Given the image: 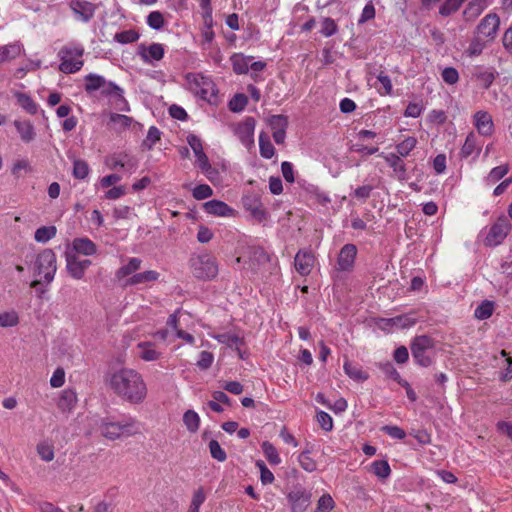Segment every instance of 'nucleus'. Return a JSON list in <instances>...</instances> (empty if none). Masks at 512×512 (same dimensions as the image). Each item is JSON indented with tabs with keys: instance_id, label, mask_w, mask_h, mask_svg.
<instances>
[{
	"instance_id": "obj_1",
	"label": "nucleus",
	"mask_w": 512,
	"mask_h": 512,
	"mask_svg": "<svg viewBox=\"0 0 512 512\" xmlns=\"http://www.w3.org/2000/svg\"><path fill=\"white\" fill-rule=\"evenodd\" d=\"M109 387L123 400L131 404L143 403L148 394L143 376L131 368H120L107 376Z\"/></svg>"
},
{
	"instance_id": "obj_2",
	"label": "nucleus",
	"mask_w": 512,
	"mask_h": 512,
	"mask_svg": "<svg viewBox=\"0 0 512 512\" xmlns=\"http://www.w3.org/2000/svg\"><path fill=\"white\" fill-rule=\"evenodd\" d=\"M83 54L84 47L80 43L70 42L64 45L58 52L59 70L65 74L78 72L84 65V61L81 59Z\"/></svg>"
},
{
	"instance_id": "obj_3",
	"label": "nucleus",
	"mask_w": 512,
	"mask_h": 512,
	"mask_svg": "<svg viewBox=\"0 0 512 512\" xmlns=\"http://www.w3.org/2000/svg\"><path fill=\"white\" fill-rule=\"evenodd\" d=\"M186 81L189 90L196 96L211 104L217 102L218 90L210 77L200 73H189L186 75Z\"/></svg>"
},
{
	"instance_id": "obj_4",
	"label": "nucleus",
	"mask_w": 512,
	"mask_h": 512,
	"mask_svg": "<svg viewBox=\"0 0 512 512\" xmlns=\"http://www.w3.org/2000/svg\"><path fill=\"white\" fill-rule=\"evenodd\" d=\"M190 268L194 277L200 280H211L218 274L216 258L207 252L193 255L190 258Z\"/></svg>"
},
{
	"instance_id": "obj_5",
	"label": "nucleus",
	"mask_w": 512,
	"mask_h": 512,
	"mask_svg": "<svg viewBox=\"0 0 512 512\" xmlns=\"http://www.w3.org/2000/svg\"><path fill=\"white\" fill-rule=\"evenodd\" d=\"M140 430L139 423L135 419H128L122 422H102L100 432L108 440H117L122 437L135 435Z\"/></svg>"
},
{
	"instance_id": "obj_6",
	"label": "nucleus",
	"mask_w": 512,
	"mask_h": 512,
	"mask_svg": "<svg viewBox=\"0 0 512 512\" xmlns=\"http://www.w3.org/2000/svg\"><path fill=\"white\" fill-rule=\"evenodd\" d=\"M33 271L35 276L43 278L46 284H50L57 271L56 255L51 249H44L41 251L33 264Z\"/></svg>"
},
{
	"instance_id": "obj_7",
	"label": "nucleus",
	"mask_w": 512,
	"mask_h": 512,
	"mask_svg": "<svg viewBox=\"0 0 512 512\" xmlns=\"http://www.w3.org/2000/svg\"><path fill=\"white\" fill-rule=\"evenodd\" d=\"M433 347L434 343L430 337L418 336L411 345L412 356L419 365L428 367L433 361Z\"/></svg>"
},
{
	"instance_id": "obj_8",
	"label": "nucleus",
	"mask_w": 512,
	"mask_h": 512,
	"mask_svg": "<svg viewBox=\"0 0 512 512\" xmlns=\"http://www.w3.org/2000/svg\"><path fill=\"white\" fill-rule=\"evenodd\" d=\"M512 225L505 216L499 217L497 221L490 227L485 239L486 246L495 247L500 245L509 234Z\"/></svg>"
},
{
	"instance_id": "obj_9",
	"label": "nucleus",
	"mask_w": 512,
	"mask_h": 512,
	"mask_svg": "<svg viewBox=\"0 0 512 512\" xmlns=\"http://www.w3.org/2000/svg\"><path fill=\"white\" fill-rule=\"evenodd\" d=\"M311 496V493L303 487H294L287 494L291 512H305L311 504Z\"/></svg>"
},
{
	"instance_id": "obj_10",
	"label": "nucleus",
	"mask_w": 512,
	"mask_h": 512,
	"mask_svg": "<svg viewBox=\"0 0 512 512\" xmlns=\"http://www.w3.org/2000/svg\"><path fill=\"white\" fill-rule=\"evenodd\" d=\"M102 96L109 98V100L119 110H127L128 103L124 98V91L117 84L112 81L106 80L103 87L99 90Z\"/></svg>"
},
{
	"instance_id": "obj_11",
	"label": "nucleus",
	"mask_w": 512,
	"mask_h": 512,
	"mask_svg": "<svg viewBox=\"0 0 512 512\" xmlns=\"http://www.w3.org/2000/svg\"><path fill=\"white\" fill-rule=\"evenodd\" d=\"M66 269L70 276L80 280L84 277L86 270L92 264L88 259H80L75 253L66 252Z\"/></svg>"
},
{
	"instance_id": "obj_12",
	"label": "nucleus",
	"mask_w": 512,
	"mask_h": 512,
	"mask_svg": "<svg viewBox=\"0 0 512 512\" xmlns=\"http://www.w3.org/2000/svg\"><path fill=\"white\" fill-rule=\"evenodd\" d=\"M75 18L81 22H89L95 15V4L86 0H72L69 3Z\"/></svg>"
},
{
	"instance_id": "obj_13",
	"label": "nucleus",
	"mask_w": 512,
	"mask_h": 512,
	"mask_svg": "<svg viewBox=\"0 0 512 512\" xmlns=\"http://www.w3.org/2000/svg\"><path fill=\"white\" fill-rule=\"evenodd\" d=\"M500 25L499 17L496 14L486 15L477 27L479 38L493 40Z\"/></svg>"
},
{
	"instance_id": "obj_14",
	"label": "nucleus",
	"mask_w": 512,
	"mask_h": 512,
	"mask_svg": "<svg viewBox=\"0 0 512 512\" xmlns=\"http://www.w3.org/2000/svg\"><path fill=\"white\" fill-rule=\"evenodd\" d=\"M315 257L311 251L300 250L294 259L296 271L302 275H309L314 267Z\"/></svg>"
},
{
	"instance_id": "obj_15",
	"label": "nucleus",
	"mask_w": 512,
	"mask_h": 512,
	"mask_svg": "<svg viewBox=\"0 0 512 512\" xmlns=\"http://www.w3.org/2000/svg\"><path fill=\"white\" fill-rule=\"evenodd\" d=\"M136 349L138 357L146 362L157 361L163 355V352L157 347L156 343L152 341L139 342Z\"/></svg>"
},
{
	"instance_id": "obj_16",
	"label": "nucleus",
	"mask_w": 512,
	"mask_h": 512,
	"mask_svg": "<svg viewBox=\"0 0 512 512\" xmlns=\"http://www.w3.org/2000/svg\"><path fill=\"white\" fill-rule=\"evenodd\" d=\"M376 136V133L372 130H360L356 134V141H351L350 149L356 152H362L368 155H372L378 151V147H368L363 142L372 139Z\"/></svg>"
},
{
	"instance_id": "obj_17",
	"label": "nucleus",
	"mask_w": 512,
	"mask_h": 512,
	"mask_svg": "<svg viewBox=\"0 0 512 512\" xmlns=\"http://www.w3.org/2000/svg\"><path fill=\"white\" fill-rule=\"evenodd\" d=\"M244 208L250 212L251 216L258 221L266 218V210L257 195H247L243 198Z\"/></svg>"
},
{
	"instance_id": "obj_18",
	"label": "nucleus",
	"mask_w": 512,
	"mask_h": 512,
	"mask_svg": "<svg viewBox=\"0 0 512 512\" xmlns=\"http://www.w3.org/2000/svg\"><path fill=\"white\" fill-rule=\"evenodd\" d=\"M357 248L353 244H346L340 250L337 266L338 270L350 271L353 268Z\"/></svg>"
},
{
	"instance_id": "obj_19",
	"label": "nucleus",
	"mask_w": 512,
	"mask_h": 512,
	"mask_svg": "<svg viewBox=\"0 0 512 512\" xmlns=\"http://www.w3.org/2000/svg\"><path fill=\"white\" fill-rule=\"evenodd\" d=\"M380 156L386 161L389 167L392 168L394 176L398 180H406L407 179V168L402 158L395 153L384 154L381 153Z\"/></svg>"
},
{
	"instance_id": "obj_20",
	"label": "nucleus",
	"mask_w": 512,
	"mask_h": 512,
	"mask_svg": "<svg viewBox=\"0 0 512 512\" xmlns=\"http://www.w3.org/2000/svg\"><path fill=\"white\" fill-rule=\"evenodd\" d=\"M203 207L208 214L215 216L230 217L235 213L233 208L219 200H210L204 203Z\"/></svg>"
},
{
	"instance_id": "obj_21",
	"label": "nucleus",
	"mask_w": 512,
	"mask_h": 512,
	"mask_svg": "<svg viewBox=\"0 0 512 512\" xmlns=\"http://www.w3.org/2000/svg\"><path fill=\"white\" fill-rule=\"evenodd\" d=\"M73 251L84 256H92L97 253V245L87 237L75 238L72 242Z\"/></svg>"
},
{
	"instance_id": "obj_22",
	"label": "nucleus",
	"mask_w": 512,
	"mask_h": 512,
	"mask_svg": "<svg viewBox=\"0 0 512 512\" xmlns=\"http://www.w3.org/2000/svg\"><path fill=\"white\" fill-rule=\"evenodd\" d=\"M139 54L146 63L159 61L164 56V47L160 43H153L147 48L141 46Z\"/></svg>"
},
{
	"instance_id": "obj_23",
	"label": "nucleus",
	"mask_w": 512,
	"mask_h": 512,
	"mask_svg": "<svg viewBox=\"0 0 512 512\" xmlns=\"http://www.w3.org/2000/svg\"><path fill=\"white\" fill-rule=\"evenodd\" d=\"M133 123V119L126 115L117 113H108L103 116L102 124L113 128H127Z\"/></svg>"
},
{
	"instance_id": "obj_24",
	"label": "nucleus",
	"mask_w": 512,
	"mask_h": 512,
	"mask_svg": "<svg viewBox=\"0 0 512 512\" xmlns=\"http://www.w3.org/2000/svg\"><path fill=\"white\" fill-rule=\"evenodd\" d=\"M159 273L154 270H148L140 273H136L132 275L130 278L126 279L123 283L124 286H133L138 284H144L149 282H154L158 280Z\"/></svg>"
},
{
	"instance_id": "obj_25",
	"label": "nucleus",
	"mask_w": 512,
	"mask_h": 512,
	"mask_svg": "<svg viewBox=\"0 0 512 512\" xmlns=\"http://www.w3.org/2000/svg\"><path fill=\"white\" fill-rule=\"evenodd\" d=\"M142 260L137 257H131L126 264H123L115 273L116 278L121 281L127 276L136 274L135 272L141 268Z\"/></svg>"
},
{
	"instance_id": "obj_26",
	"label": "nucleus",
	"mask_w": 512,
	"mask_h": 512,
	"mask_svg": "<svg viewBox=\"0 0 512 512\" xmlns=\"http://www.w3.org/2000/svg\"><path fill=\"white\" fill-rule=\"evenodd\" d=\"M106 165L110 169H118V168H127L130 172H134L136 169V162L132 159L128 158L127 155L124 156H110L105 160Z\"/></svg>"
},
{
	"instance_id": "obj_27",
	"label": "nucleus",
	"mask_w": 512,
	"mask_h": 512,
	"mask_svg": "<svg viewBox=\"0 0 512 512\" xmlns=\"http://www.w3.org/2000/svg\"><path fill=\"white\" fill-rule=\"evenodd\" d=\"M22 50L23 47L20 43H10L0 46V64L16 59L21 55Z\"/></svg>"
},
{
	"instance_id": "obj_28",
	"label": "nucleus",
	"mask_w": 512,
	"mask_h": 512,
	"mask_svg": "<svg viewBox=\"0 0 512 512\" xmlns=\"http://www.w3.org/2000/svg\"><path fill=\"white\" fill-rule=\"evenodd\" d=\"M343 368L348 377L356 382H364L369 378V374L360 365L348 360L345 361Z\"/></svg>"
},
{
	"instance_id": "obj_29",
	"label": "nucleus",
	"mask_w": 512,
	"mask_h": 512,
	"mask_svg": "<svg viewBox=\"0 0 512 512\" xmlns=\"http://www.w3.org/2000/svg\"><path fill=\"white\" fill-rule=\"evenodd\" d=\"M77 396L76 393L71 389H65L62 391L57 406L62 412H70L76 405Z\"/></svg>"
},
{
	"instance_id": "obj_30",
	"label": "nucleus",
	"mask_w": 512,
	"mask_h": 512,
	"mask_svg": "<svg viewBox=\"0 0 512 512\" xmlns=\"http://www.w3.org/2000/svg\"><path fill=\"white\" fill-rule=\"evenodd\" d=\"M252 60V56H245L241 53H235L230 57L233 71L236 74H246L249 71V63Z\"/></svg>"
},
{
	"instance_id": "obj_31",
	"label": "nucleus",
	"mask_w": 512,
	"mask_h": 512,
	"mask_svg": "<svg viewBox=\"0 0 512 512\" xmlns=\"http://www.w3.org/2000/svg\"><path fill=\"white\" fill-rule=\"evenodd\" d=\"M488 0H472L467 5L463 14L466 20H473L478 17L482 11L488 6Z\"/></svg>"
},
{
	"instance_id": "obj_32",
	"label": "nucleus",
	"mask_w": 512,
	"mask_h": 512,
	"mask_svg": "<svg viewBox=\"0 0 512 512\" xmlns=\"http://www.w3.org/2000/svg\"><path fill=\"white\" fill-rule=\"evenodd\" d=\"M84 80V89L88 94H91L95 91H99L103 87L104 82L106 81V79L103 76L95 73H89L85 76Z\"/></svg>"
},
{
	"instance_id": "obj_33",
	"label": "nucleus",
	"mask_w": 512,
	"mask_h": 512,
	"mask_svg": "<svg viewBox=\"0 0 512 512\" xmlns=\"http://www.w3.org/2000/svg\"><path fill=\"white\" fill-rule=\"evenodd\" d=\"M473 77L484 89H488L495 79V75L491 70L483 68H478L473 73Z\"/></svg>"
},
{
	"instance_id": "obj_34",
	"label": "nucleus",
	"mask_w": 512,
	"mask_h": 512,
	"mask_svg": "<svg viewBox=\"0 0 512 512\" xmlns=\"http://www.w3.org/2000/svg\"><path fill=\"white\" fill-rule=\"evenodd\" d=\"M259 147L260 154L262 157L266 159H270L274 156L275 150L273 145L270 142V137L264 131H262L259 135Z\"/></svg>"
},
{
	"instance_id": "obj_35",
	"label": "nucleus",
	"mask_w": 512,
	"mask_h": 512,
	"mask_svg": "<svg viewBox=\"0 0 512 512\" xmlns=\"http://www.w3.org/2000/svg\"><path fill=\"white\" fill-rule=\"evenodd\" d=\"M183 423L189 432L196 433L200 426V417L194 410H187L183 415Z\"/></svg>"
},
{
	"instance_id": "obj_36",
	"label": "nucleus",
	"mask_w": 512,
	"mask_h": 512,
	"mask_svg": "<svg viewBox=\"0 0 512 512\" xmlns=\"http://www.w3.org/2000/svg\"><path fill=\"white\" fill-rule=\"evenodd\" d=\"M56 233L55 226H42L35 231L34 239L39 243H46L55 237Z\"/></svg>"
},
{
	"instance_id": "obj_37",
	"label": "nucleus",
	"mask_w": 512,
	"mask_h": 512,
	"mask_svg": "<svg viewBox=\"0 0 512 512\" xmlns=\"http://www.w3.org/2000/svg\"><path fill=\"white\" fill-rule=\"evenodd\" d=\"M261 448L270 464L278 465L281 463V458L277 452V449L272 443L264 441L261 445Z\"/></svg>"
},
{
	"instance_id": "obj_38",
	"label": "nucleus",
	"mask_w": 512,
	"mask_h": 512,
	"mask_svg": "<svg viewBox=\"0 0 512 512\" xmlns=\"http://www.w3.org/2000/svg\"><path fill=\"white\" fill-rule=\"evenodd\" d=\"M298 462L301 468L309 473L317 470V463L310 457L309 449H306L299 454Z\"/></svg>"
},
{
	"instance_id": "obj_39",
	"label": "nucleus",
	"mask_w": 512,
	"mask_h": 512,
	"mask_svg": "<svg viewBox=\"0 0 512 512\" xmlns=\"http://www.w3.org/2000/svg\"><path fill=\"white\" fill-rule=\"evenodd\" d=\"M417 140L413 137H408L396 145V155L400 158L409 156L410 152L416 147Z\"/></svg>"
},
{
	"instance_id": "obj_40",
	"label": "nucleus",
	"mask_w": 512,
	"mask_h": 512,
	"mask_svg": "<svg viewBox=\"0 0 512 512\" xmlns=\"http://www.w3.org/2000/svg\"><path fill=\"white\" fill-rule=\"evenodd\" d=\"M19 323L18 313L14 310L4 311L0 313V327H14Z\"/></svg>"
},
{
	"instance_id": "obj_41",
	"label": "nucleus",
	"mask_w": 512,
	"mask_h": 512,
	"mask_svg": "<svg viewBox=\"0 0 512 512\" xmlns=\"http://www.w3.org/2000/svg\"><path fill=\"white\" fill-rule=\"evenodd\" d=\"M248 103V98L243 93L235 94L229 101L228 107L232 112H241Z\"/></svg>"
},
{
	"instance_id": "obj_42",
	"label": "nucleus",
	"mask_w": 512,
	"mask_h": 512,
	"mask_svg": "<svg viewBox=\"0 0 512 512\" xmlns=\"http://www.w3.org/2000/svg\"><path fill=\"white\" fill-rule=\"evenodd\" d=\"M371 471L381 479H386L391 473L388 462L384 460L374 461L371 465Z\"/></svg>"
},
{
	"instance_id": "obj_43",
	"label": "nucleus",
	"mask_w": 512,
	"mask_h": 512,
	"mask_svg": "<svg viewBox=\"0 0 512 512\" xmlns=\"http://www.w3.org/2000/svg\"><path fill=\"white\" fill-rule=\"evenodd\" d=\"M508 171L509 166L507 164L494 167L485 178V181L487 184H494L502 179Z\"/></svg>"
},
{
	"instance_id": "obj_44",
	"label": "nucleus",
	"mask_w": 512,
	"mask_h": 512,
	"mask_svg": "<svg viewBox=\"0 0 512 512\" xmlns=\"http://www.w3.org/2000/svg\"><path fill=\"white\" fill-rule=\"evenodd\" d=\"M387 323L396 328H408L416 323V319L410 315H401L388 319Z\"/></svg>"
},
{
	"instance_id": "obj_45",
	"label": "nucleus",
	"mask_w": 512,
	"mask_h": 512,
	"mask_svg": "<svg viewBox=\"0 0 512 512\" xmlns=\"http://www.w3.org/2000/svg\"><path fill=\"white\" fill-rule=\"evenodd\" d=\"M494 310V304L491 301H483L474 311V316L479 320L488 319Z\"/></svg>"
},
{
	"instance_id": "obj_46",
	"label": "nucleus",
	"mask_w": 512,
	"mask_h": 512,
	"mask_svg": "<svg viewBox=\"0 0 512 512\" xmlns=\"http://www.w3.org/2000/svg\"><path fill=\"white\" fill-rule=\"evenodd\" d=\"M473 125L475 126V128L493 126L492 116L487 111H477L473 115Z\"/></svg>"
},
{
	"instance_id": "obj_47",
	"label": "nucleus",
	"mask_w": 512,
	"mask_h": 512,
	"mask_svg": "<svg viewBox=\"0 0 512 512\" xmlns=\"http://www.w3.org/2000/svg\"><path fill=\"white\" fill-rule=\"evenodd\" d=\"M206 495L204 489L199 487L193 492L192 500L188 512H200V506L204 503Z\"/></svg>"
},
{
	"instance_id": "obj_48",
	"label": "nucleus",
	"mask_w": 512,
	"mask_h": 512,
	"mask_svg": "<svg viewBox=\"0 0 512 512\" xmlns=\"http://www.w3.org/2000/svg\"><path fill=\"white\" fill-rule=\"evenodd\" d=\"M139 34L135 30H125L114 35V40L121 44H129L137 41Z\"/></svg>"
},
{
	"instance_id": "obj_49",
	"label": "nucleus",
	"mask_w": 512,
	"mask_h": 512,
	"mask_svg": "<svg viewBox=\"0 0 512 512\" xmlns=\"http://www.w3.org/2000/svg\"><path fill=\"white\" fill-rule=\"evenodd\" d=\"M147 24L154 30H160L164 27L165 20L163 14L159 11H152L147 16Z\"/></svg>"
},
{
	"instance_id": "obj_50",
	"label": "nucleus",
	"mask_w": 512,
	"mask_h": 512,
	"mask_svg": "<svg viewBox=\"0 0 512 512\" xmlns=\"http://www.w3.org/2000/svg\"><path fill=\"white\" fill-rule=\"evenodd\" d=\"M32 171V168L30 166V163L28 160H18L13 164L12 167V174L16 178L23 177L24 175L30 173Z\"/></svg>"
},
{
	"instance_id": "obj_51",
	"label": "nucleus",
	"mask_w": 512,
	"mask_h": 512,
	"mask_svg": "<svg viewBox=\"0 0 512 512\" xmlns=\"http://www.w3.org/2000/svg\"><path fill=\"white\" fill-rule=\"evenodd\" d=\"M37 453L46 462L52 461L55 456L53 446L44 442L37 445Z\"/></svg>"
},
{
	"instance_id": "obj_52",
	"label": "nucleus",
	"mask_w": 512,
	"mask_h": 512,
	"mask_svg": "<svg viewBox=\"0 0 512 512\" xmlns=\"http://www.w3.org/2000/svg\"><path fill=\"white\" fill-rule=\"evenodd\" d=\"M464 0H446L440 7L439 13L442 16H449L457 11Z\"/></svg>"
},
{
	"instance_id": "obj_53",
	"label": "nucleus",
	"mask_w": 512,
	"mask_h": 512,
	"mask_svg": "<svg viewBox=\"0 0 512 512\" xmlns=\"http://www.w3.org/2000/svg\"><path fill=\"white\" fill-rule=\"evenodd\" d=\"M72 173L77 179H85L89 174V166L83 160H75Z\"/></svg>"
},
{
	"instance_id": "obj_54",
	"label": "nucleus",
	"mask_w": 512,
	"mask_h": 512,
	"mask_svg": "<svg viewBox=\"0 0 512 512\" xmlns=\"http://www.w3.org/2000/svg\"><path fill=\"white\" fill-rule=\"evenodd\" d=\"M334 506L333 498L329 494H323L318 500L316 512H329Z\"/></svg>"
},
{
	"instance_id": "obj_55",
	"label": "nucleus",
	"mask_w": 512,
	"mask_h": 512,
	"mask_svg": "<svg viewBox=\"0 0 512 512\" xmlns=\"http://www.w3.org/2000/svg\"><path fill=\"white\" fill-rule=\"evenodd\" d=\"M209 450L211 456L218 460L219 462H223L226 460L227 455L226 452L221 448L220 444L216 440H211L209 442Z\"/></svg>"
},
{
	"instance_id": "obj_56",
	"label": "nucleus",
	"mask_w": 512,
	"mask_h": 512,
	"mask_svg": "<svg viewBox=\"0 0 512 512\" xmlns=\"http://www.w3.org/2000/svg\"><path fill=\"white\" fill-rule=\"evenodd\" d=\"M337 32V25L335 21L331 18H323L321 22V30L320 33L325 37H330Z\"/></svg>"
},
{
	"instance_id": "obj_57",
	"label": "nucleus",
	"mask_w": 512,
	"mask_h": 512,
	"mask_svg": "<svg viewBox=\"0 0 512 512\" xmlns=\"http://www.w3.org/2000/svg\"><path fill=\"white\" fill-rule=\"evenodd\" d=\"M196 164L208 178H211L213 168L209 162L207 155L204 152L196 156Z\"/></svg>"
},
{
	"instance_id": "obj_58",
	"label": "nucleus",
	"mask_w": 512,
	"mask_h": 512,
	"mask_svg": "<svg viewBox=\"0 0 512 512\" xmlns=\"http://www.w3.org/2000/svg\"><path fill=\"white\" fill-rule=\"evenodd\" d=\"M256 466L260 470V479H261L262 484H264V485L271 484L274 481V475L267 468L265 463L262 460H258L256 462Z\"/></svg>"
},
{
	"instance_id": "obj_59",
	"label": "nucleus",
	"mask_w": 512,
	"mask_h": 512,
	"mask_svg": "<svg viewBox=\"0 0 512 512\" xmlns=\"http://www.w3.org/2000/svg\"><path fill=\"white\" fill-rule=\"evenodd\" d=\"M213 195L212 188L207 184H201L193 189V197L197 200H203Z\"/></svg>"
},
{
	"instance_id": "obj_60",
	"label": "nucleus",
	"mask_w": 512,
	"mask_h": 512,
	"mask_svg": "<svg viewBox=\"0 0 512 512\" xmlns=\"http://www.w3.org/2000/svg\"><path fill=\"white\" fill-rule=\"evenodd\" d=\"M442 79L445 83L453 85L458 82L459 74L458 71L453 67H446L442 71Z\"/></svg>"
},
{
	"instance_id": "obj_61",
	"label": "nucleus",
	"mask_w": 512,
	"mask_h": 512,
	"mask_svg": "<svg viewBox=\"0 0 512 512\" xmlns=\"http://www.w3.org/2000/svg\"><path fill=\"white\" fill-rule=\"evenodd\" d=\"M267 124L271 128H286L288 126V119L284 115H272L267 118Z\"/></svg>"
},
{
	"instance_id": "obj_62",
	"label": "nucleus",
	"mask_w": 512,
	"mask_h": 512,
	"mask_svg": "<svg viewBox=\"0 0 512 512\" xmlns=\"http://www.w3.org/2000/svg\"><path fill=\"white\" fill-rule=\"evenodd\" d=\"M375 17V7L370 1L368 4L365 5V7L362 10V13L358 19V24H363Z\"/></svg>"
},
{
	"instance_id": "obj_63",
	"label": "nucleus",
	"mask_w": 512,
	"mask_h": 512,
	"mask_svg": "<svg viewBox=\"0 0 512 512\" xmlns=\"http://www.w3.org/2000/svg\"><path fill=\"white\" fill-rule=\"evenodd\" d=\"M213 360H214V356L212 353H210L208 351H202L199 355V359L197 361V366L200 369L206 370L212 365Z\"/></svg>"
},
{
	"instance_id": "obj_64",
	"label": "nucleus",
	"mask_w": 512,
	"mask_h": 512,
	"mask_svg": "<svg viewBox=\"0 0 512 512\" xmlns=\"http://www.w3.org/2000/svg\"><path fill=\"white\" fill-rule=\"evenodd\" d=\"M317 421L320 424L321 428L324 429L325 431L332 430L333 420L328 413H326L324 411H320L317 414Z\"/></svg>"
}]
</instances>
